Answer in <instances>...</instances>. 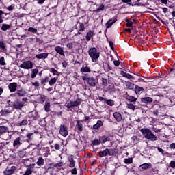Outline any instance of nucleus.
I'll use <instances>...</instances> for the list:
<instances>
[{
    "label": "nucleus",
    "instance_id": "f257e3e1",
    "mask_svg": "<svg viewBox=\"0 0 175 175\" xmlns=\"http://www.w3.org/2000/svg\"><path fill=\"white\" fill-rule=\"evenodd\" d=\"M140 131L142 132V135H144L145 139L150 140V142H157V140H158V137L154 135L151 130L148 129H142Z\"/></svg>",
    "mask_w": 175,
    "mask_h": 175
},
{
    "label": "nucleus",
    "instance_id": "f03ea898",
    "mask_svg": "<svg viewBox=\"0 0 175 175\" xmlns=\"http://www.w3.org/2000/svg\"><path fill=\"white\" fill-rule=\"evenodd\" d=\"M88 54L90 58H92V62H97L100 55V53L98 52V50L95 47L91 48L88 51Z\"/></svg>",
    "mask_w": 175,
    "mask_h": 175
},
{
    "label": "nucleus",
    "instance_id": "7ed1b4c3",
    "mask_svg": "<svg viewBox=\"0 0 175 175\" xmlns=\"http://www.w3.org/2000/svg\"><path fill=\"white\" fill-rule=\"evenodd\" d=\"M82 80L86 81L90 87H96V84H98V80L94 77H88V75L83 76Z\"/></svg>",
    "mask_w": 175,
    "mask_h": 175
},
{
    "label": "nucleus",
    "instance_id": "20e7f679",
    "mask_svg": "<svg viewBox=\"0 0 175 175\" xmlns=\"http://www.w3.org/2000/svg\"><path fill=\"white\" fill-rule=\"evenodd\" d=\"M80 105H81V102L80 101V100H77L75 101L70 100V102L66 103L65 106H66V107H67V109H68L67 110V111H69V110H70V109H73V107L80 106Z\"/></svg>",
    "mask_w": 175,
    "mask_h": 175
},
{
    "label": "nucleus",
    "instance_id": "39448f33",
    "mask_svg": "<svg viewBox=\"0 0 175 175\" xmlns=\"http://www.w3.org/2000/svg\"><path fill=\"white\" fill-rule=\"evenodd\" d=\"M22 69H32L33 68V63L31 61H25L19 66Z\"/></svg>",
    "mask_w": 175,
    "mask_h": 175
},
{
    "label": "nucleus",
    "instance_id": "423d86ee",
    "mask_svg": "<svg viewBox=\"0 0 175 175\" xmlns=\"http://www.w3.org/2000/svg\"><path fill=\"white\" fill-rule=\"evenodd\" d=\"M13 107L16 110H21L24 107V102L21 101L20 99H16L13 103Z\"/></svg>",
    "mask_w": 175,
    "mask_h": 175
},
{
    "label": "nucleus",
    "instance_id": "0eeeda50",
    "mask_svg": "<svg viewBox=\"0 0 175 175\" xmlns=\"http://www.w3.org/2000/svg\"><path fill=\"white\" fill-rule=\"evenodd\" d=\"M59 133L62 135V136H64V137H66L68 136V127L65 125H60L59 128Z\"/></svg>",
    "mask_w": 175,
    "mask_h": 175
},
{
    "label": "nucleus",
    "instance_id": "6e6552de",
    "mask_svg": "<svg viewBox=\"0 0 175 175\" xmlns=\"http://www.w3.org/2000/svg\"><path fill=\"white\" fill-rule=\"evenodd\" d=\"M10 113H13V108H12V107H7L0 111L1 116H8L10 114Z\"/></svg>",
    "mask_w": 175,
    "mask_h": 175
},
{
    "label": "nucleus",
    "instance_id": "1a4fd4ad",
    "mask_svg": "<svg viewBox=\"0 0 175 175\" xmlns=\"http://www.w3.org/2000/svg\"><path fill=\"white\" fill-rule=\"evenodd\" d=\"M75 28L78 30L77 35H80L85 29L84 23H77L75 25Z\"/></svg>",
    "mask_w": 175,
    "mask_h": 175
},
{
    "label": "nucleus",
    "instance_id": "9d476101",
    "mask_svg": "<svg viewBox=\"0 0 175 175\" xmlns=\"http://www.w3.org/2000/svg\"><path fill=\"white\" fill-rule=\"evenodd\" d=\"M21 144H23V140H21V138L18 137L14 140L13 147L17 150V148H18Z\"/></svg>",
    "mask_w": 175,
    "mask_h": 175
},
{
    "label": "nucleus",
    "instance_id": "9b49d317",
    "mask_svg": "<svg viewBox=\"0 0 175 175\" xmlns=\"http://www.w3.org/2000/svg\"><path fill=\"white\" fill-rule=\"evenodd\" d=\"M17 170V167L16 166H12L10 169H7L3 172V174L5 175H12L14 174V172Z\"/></svg>",
    "mask_w": 175,
    "mask_h": 175
},
{
    "label": "nucleus",
    "instance_id": "f8f14e48",
    "mask_svg": "<svg viewBox=\"0 0 175 175\" xmlns=\"http://www.w3.org/2000/svg\"><path fill=\"white\" fill-rule=\"evenodd\" d=\"M10 92H16L17 91V83H11L8 85Z\"/></svg>",
    "mask_w": 175,
    "mask_h": 175
},
{
    "label": "nucleus",
    "instance_id": "ddd939ff",
    "mask_svg": "<svg viewBox=\"0 0 175 175\" xmlns=\"http://www.w3.org/2000/svg\"><path fill=\"white\" fill-rule=\"evenodd\" d=\"M68 166L69 167L73 168L75 167V165H76V161H75V159L73 158L72 156H70L68 157Z\"/></svg>",
    "mask_w": 175,
    "mask_h": 175
},
{
    "label": "nucleus",
    "instance_id": "4468645a",
    "mask_svg": "<svg viewBox=\"0 0 175 175\" xmlns=\"http://www.w3.org/2000/svg\"><path fill=\"white\" fill-rule=\"evenodd\" d=\"M15 94L16 95H18V96H20L21 98H24V96H27V91L24 89L17 90V92Z\"/></svg>",
    "mask_w": 175,
    "mask_h": 175
},
{
    "label": "nucleus",
    "instance_id": "2eb2a0df",
    "mask_svg": "<svg viewBox=\"0 0 175 175\" xmlns=\"http://www.w3.org/2000/svg\"><path fill=\"white\" fill-rule=\"evenodd\" d=\"M55 51H56L57 54L63 55V57H65V53H64V48L61 47L60 46H56L55 47Z\"/></svg>",
    "mask_w": 175,
    "mask_h": 175
},
{
    "label": "nucleus",
    "instance_id": "dca6fc26",
    "mask_svg": "<svg viewBox=\"0 0 175 175\" xmlns=\"http://www.w3.org/2000/svg\"><path fill=\"white\" fill-rule=\"evenodd\" d=\"M94 35H95V32L94 31L90 30L89 31H88L85 38L87 42H90L91 39H92Z\"/></svg>",
    "mask_w": 175,
    "mask_h": 175
},
{
    "label": "nucleus",
    "instance_id": "f3484780",
    "mask_svg": "<svg viewBox=\"0 0 175 175\" xmlns=\"http://www.w3.org/2000/svg\"><path fill=\"white\" fill-rule=\"evenodd\" d=\"M83 120H77V129L79 132H83Z\"/></svg>",
    "mask_w": 175,
    "mask_h": 175
},
{
    "label": "nucleus",
    "instance_id": "a211bd4d",
    "mask_svg": "<svg viewBox=\"0 0 175 175\" xmlns=\"http://www.w3.org/2000/svg\"><path fill=\"white\" fill-rule=\"evenodd\" d=\"M48 57H49L48 53H40L36 55V58H37L38 59H46V58H47Z\"/></svg>",
    "mask_w": 175,
    "mask_h": 175
},
{
    "label": "nucleus",
    "instance_id": "6ab92c4d",
    "mask_svg": "<svg viewBox=\"0 0 175 175\" xmlns=\"http://www.w3.org/2000/svg\"><path fill=\"white\" fill-rule=\"evenodd\" d=\"M124 84L127 90H133L135 88V84L132 82L125 81Z\"/></svg>",
    "mask_w": 175,
    "mask_h": 175
},
{
    "label": "nucleus",
    "instance_id": "aec40b11",
    "mask_svg": "<svg viewBox=\"0 0 175 175\" xmlns=\"http://www.w3.org/2000/svg\"><path fill=\"white\" fill-rule=\"evenodd\" d=\"M152 100H153L152 98L151 97H144L141 98V102L142 103H146V104L151 103Z\"/></svg>",
    "mask_w": 175,
    "mask_h": 175
},
{
    "label": "nucleus",
    "instance_id": "412c9836",
    "mask_svg": "<svg viewBox=\"0 0 175 175\" xmlns=\"http://www.w3.org/2000/svg\"><path fill=\"white\" fill-rule=\"evenodd\" d=\"M113 117L118 122H120L122 120V116H121V113H120L118 112H115L113 113Z\"/></svg>",
    "mask_w": 175,
    "mask_h": 175
},
{
    "label": "nucleus",
    "instance_id": "4be33fe9",
    "mask_svg": "<svg viewBox=\"0 0 175 175\" xmlns=\"http://www.w3.org/2000/svg\"><path fill=\"white\" fill-rule=\"evenodd\" d=\"M135 92L136 95H139V94H142V92H144V88H140L138 85L135 86Z\"/></svg>",
    "mask_w": 175,
    "mask_h": 175
},
{
    "label": "nucleus",
    "instance_id": "5701e85b",
    "mask_svg": "<svg viewBox=\"0 0 175 175\" xmlns=\"http://www.w3.org/2000/svg\"><path fill=\"white\" fill-rule=\"evenodd\" d=\"M116 21H117V19H109L105 25L106 28H111Z\"/></svg>",
    "mask_w": 175,
    "mask_h": 175
},
{
    "label": "nucleus",
    "instance_id": "b1692460",
    "mask_svg": "<svg viewBox=\"0 0 175 175\" xmlns=\"http://www.w3.org/2000/svg\"><path fill=\"white\" fill-rule=\"evenodd\" d=\"M81 72L82 73H90L91 72V69H90V67L88 66H83L81 68Z\"/></svg>",
    "mask_w": 175,
    "mask_h": 175
},
{
    "label": "nucleus",
    "instance_id": "393cba45",
    "mask_svg": "<svg viewBox=\"0 0 175 175\" xmlns=\"http://www.w3.org/2000/svg\"><path fill=\"white\" fill-rule=\"evenodd\" d=\"M25 125H28V120L27 119H24L21 122L16 123V126H25Z\"/></svg>",
    "mask_w": 175,
    "mask_h": 175
},
{
    "label": "nucleus",
    "instance_id": "a878e982",
    "mask_svg": "<svg viewBox=\"0 0 175 175\" xmlns=\"http://www.w3.org/2000/svg\"><path fill=\"white\" fill-rule=\"evenodd\" d=\"M98 154L100 158H103V157H107V155H109V148H106L103 151H100Z\"/></svg>",
    "mask_w": 175,
    "mask_h": 175
},
{
    "label": "nucleus",
    "instance_id": "bb28decb",
    "mask_svg": "<svg viewBox=\"0 0 175 175\" xmlns=\"http://www.w3.org/2000/svg\"><path fill=\"white\" fill-rule=\"evenodd\" d=\"M6 132H9V128L5 126H0V135H3Z\"/></svg>",
    "mask_w": 175,
    "mask_h": 175
},
{
    "label": "nucleus",
    "instance_id": "cd10ccee",
    "mask_svg": "<svg viewBox=\"0 0 175 175\" xmlns=\"http://www.w3.org/2000/svg\"><path fill=\"white\" fill-rule=\"evenodd\" d=\"M118 150L116 148H110L108 149V155H109V157H113V155H116V154H117Z\"/></svg>",
    "mask_w": 175,
    "mask_h": 175
},
{
    "label": "nucleus",
    "instance_id": "c85d7f7f",
    "mask_svg": "<svg viewBox=\"0 0 175 175\" xmlns=\"http://www.w3.org/2000/svg\"><path fill=\"white\" fill-rule=\"evenodd\" d=\"M10 28H12V25H9V24H5V23H3L2 24V26H1V31H8V29H10Z\"/></svg>",
    "mask_w": 175,
    "mask_h": 175
},
{
    "label": "nucleus",
    "instance_id": "c756f323",
    "mask_svg": "<svg viewBox=\"0 0 175 175\" xmlns=\"http://www.w3.org/2000/svg\"><path fill=\"white\" fill-rule=\"evenodd\" d=\"M102 125H103V122H102L101 120H98L97 123L93 126V128L94 129H99V128H100Z\"/></svg>",
    "mask_w": 175,
    "mask_h": 175
},
{
    "label": "nucleus",
    "instance_id": "7c9ffc66",
    "mask_svg": "<svg viewBox=\"0 0 175 175\" xmlns=\"http://www.w3.org/2000/svg\"><path fill=\"white\" fill-rule=\"evenodd\" d=\"M36 163L38 166H43L44 165V159L43 157H39Z\"/></svg>",
    "mask_w": 175,
    "mask_h": 175
},
{
    "label": "nucleus",
    "instance_id": "2f4dec72",
    "mask_svg": "<svg viewBox=\"0 0 175 175\" xmlns=\"http://www.w3.org/2000/svg\"><path fill=\"white\" fill-rule=\"evenodd\" d=\"M33 172V170H32V167L31 166H29V167L25 170L23 175H31L32 174Z\"/></svg>",
    "mask_w": 175,
    "mask_h": 175
},
{
    "label": "nucleus",
    "instance_id": "473e14b6",
    "mask_svg": "<svg viewBox=\"0 0 175 175\" xmlns=\"http://www.w3.org/2000/svg\"><path fill=\"white\" fill-rule=\"evenodd\" d=\"M44 109L46 113L50 111V102H45Z\"/></svg>",
    "mask_w": 175,
    "mask_h": 175
},
{
    "label": "nucleus",
    "instance_id": "72a5a7b5",
    "mask_svg": "<svg viewBox=\"0 0 175 175\" xmlns=\"http://www.w3.org/2000/svg\"><path fill=\"white\" fill-rule=\"evenodd\" d=\"M38 73H39V70H38V68L33 69L31 71V79H35Z\"/></svg>",
    "mask_w": 175,
    "mask_h": 175
},
{
    "label": "nucleus",
    "instance_id": "f704fd0d",
    "mask_svg": "<svg viewBox=\"0 0 175 175\" xmlns=\"http://www.w3.org/2000/svg\"><path fill=\"white\" fill-rule=\"evenodd\" d=\"M0 49L3 50V51H7L8 50L6 49V44H5L2 40L0 41Z\"/></svg>",
    "mask_w": 175,
    "mask_h": 175
},
{
    "label": "nucleus",
    "instance_id": "c9c22d12",
    "mask_svg": "<svg viewBox=\"0 0 175 175\" xmlns=\"http://www.w3.org/2000/svg\"><path fill=\"white\" fill-rule=\"evenodd\" d=\"M150 167V164L148 163H144L139 166V170H143L146 169H148Z\"/></svg>",
    "mask_w": 175,
    "mask_h": 175
},
{
    "label": "nucleus",
    "instance_id": "e433bc0d",
    "mask_svg": "<svg viewBox=\"0 0 175 175\" xmlns=\"http://www.w3.org/2000/svg\"><path fill=\"white\" fill-rule=\"evenodd\" d=\"M126 99L127 100H129V102H136V100H137V98L133 96H128Z\"/></svg>",
    "mask_w": 175,
    "mask_h": 175
},
{
    "label": "nucleus",
    "instance_id": "4c0bfd02",
    "mask_svg": "<svg viewBox=\"0 0 175 175\" xmlns=\"http://www.w3.org/2000/svg\"><path fill=\"white\" fill-rule=\"evenodd\" d=\"M57 78H52L49 81V84L50 85L51 87H53V85L54 84H55V83H57Z\"/></svg>",
    "mask_w": 175,
    "mask_h": 175
},
{
    "label": "nucleus",
    "instance_id": "58836bf2",
    "mask_svg": "<svg viewBox=\"0 0 175 175\" xmlns=\"http://www.w3.org/2000/svg\"><path fill=\"white\" fill-rule=\"evenodd\" d=\"M50 72L53 75H56V76H59V72L57 71L54 68H51Z\"/></svg>",
    "mask_w": 175,
    "mask_h": 175
},
{
    "label": "nucleus",
    "instance_id": "ea45409f",
    "mask_svg": "<svg viewBox=\"0 0 175 175\" xmlns=\"http://www.w3.org/2000/svg\"><path fill=\"white\" fill-rule=\"evenodd\" d=\"M105 9V5H101L98 7V9H96L95 10L96 13H100V12H103V10H104Z\"/></svg>",
    "mask_w": 175,
    "mask_h": 175
},
{
    "label": "nucleus",
    "instance_id": "a19ab883",
    "mask_svg": "<svg viewBox=\"0 0 175 175\" xmlns=\"http://www.w3.org/2000/svg\"><path fill=\"white\" fill-rule=\"evenodd\" d=\"M107 105L109 106H114V100L109 99L106 101Z\"/></svg>",
    "mask_w": 175,
    "mask_h": 175
},
{
    "label": "nucleus",
    "instance_id": "79ce46f5",
    "mask_svg": "<svg viewBox=\"0 0 175 175\" xmlns=\"http://www.w3.org/2000/svg\"><path fill=\"white\" fill-rule=\"evenodd\" d=\"M28 31L29 32H32V33H37L38 29H36V28H33V27H29L28 29Z\"/></svg>",
    "mask_w": 175,
    "mask_h": 175
},
{
    "label": "nucleus",
    "instance_id": "37998d69",
    "mask_svg": "<svg viewBox=\"0 0 175 175\" xmlns=\"http://www.w3.org/2000/svg\"><path fill=\"white\" fill-rule=\"evenodd\" d=\"M46 83H49V77H46L41 81V84L44 86L46 85Z\"/></svg>",
    "mask_w": 175,
    "mask_h": 175
},
{
    "label": "nucleus",
    "instance_id": "c03bdc74",
    "mask_svg": "<svg viewBox=\"0 0 175 175\" xmlns=\"http://www.w3.org/2000/svg\"><path fill=\"white\" fill-rule=\"evenodd\" d=\"M135 107H136V106H135L133 104L130 103L127 105V108L130 109V110H135Z\"/></svg>",
    "mask_w": 175,
    "mask_h": 175
},
{
    "label": "nucleus",
    "instance_id": "a18cd8bd",
    "mask_svg": "<svg viewBox=\"0 0 175 175\" xmlns=\"http://www.w3.org/2000/svg\"><path fill=\"white\" fill-rule=\"evenodd\" d=\"M126 27H132V25H133V22L129 21V19H126Z\"/></svg>",
    "mask_w": 175,
    "mask_h": 175
},
{
    "label": "nucleus",
    "instance_id": "49530a36",
    "mask_svg": "<svg viewBox=\"0 0 175 175\" xmlns=\"http://www.w3.org/2000/svg\"><path fill=\"white\" fill-rule=\"evenodd\" d=\"M132 162H133L132 158H129V159H124V163H126V165H128L129 163H132Z\"/></svg>",
    "mask_w": 175,
    "mask_h": 175
},
{
    "label": "nucleus",
    "instance_id": "de8ad7c7",
    "mask_svg": "<svg viewBox=\"0 0 175 175\" xmlns=\"http://www.w3.org/2000/svg\"><path fill=\"white\" fill-rule=\"evenodd\" d=\"M93 146H99L100 144V141L98 139H94L92 142Z\"/></svg>",
    "mask_w": 175,
    "mask_h": 175
},
{
    "label": "nucleus",
    "instance_id": "09e8293b",
    "mask_svg": "<svg viewBox=\"0 0 175 175\" xmlns=\"http://www.w3.org/2000/svg\"><path fill=\"white\" fill-rule=\"evenodd\" d=\"M0 64L5 66L6 65V63L5 62V57H1L0 58Z\"/></svg>",
    "mask_w": 175,
    "mask_h": 175
},
{
    "label": "nucleus",
    "instance_id": "8fccbe9b",
    "mask_svg": "<svg viewBox=\"0 0 175 175\" xmlns=\"http://www.w3.org/2000/svg\"><path fill=\"white\" fill-rule=\"evenodd\" d=\"M145 79H146V80H144V79H141V80H142V81H143V83H151V81H150V80H151L150 78L145 77Z\"/></svg>",
    "mask_w": 175,
    "mask_h": 175
},
{
    "label": "nucleus",
    "instance_id": "3c124183",
    "mask_svg": "<svg viewBox=\"0 0 175 175\" xmlns=\"http://www.w3.org/2000/svg\"><path fill=\"white\" fill-rule=\"evenodd\" d=\"M102 84L104 87H106V85H107V80L105 78H102Z\"/></svg>",
    "mask_w": 175,
    "mask_h": 175
},
{
    "label": "nucleus",
    "instance_id": "603ef678",
    "mask_svg": "<svg viewBox=\"0 0 175 175\" xmlns=\"http://www.w3.org/2000/svg\"><path fill=\"white\" fill-rule=\"evenodd\" d=\"M53 166L54 167H62V166H64V163H62V162L57 163L55 164Z\"/></svg>",
    "mask_w": 175,
    "mask_h": 175
},
{
    "label": "nucleus",
    "instance_id": "864d4df0",
    "mask_svg": "<svg viewBox=\"0 0 175 175\" xmlns=\"http://www.w3.org/2000/svg\"><path fill=\"white\" fill-rule=\"evenodd\" d=\"M170 166L172 167V169H175V161H171L170 163Z\"/></svg>",
    "mask_w": 175,
    "mask_h": 175
},
{
    "label": "nucleus",
    "instance_id": "5fc2aeb1",
    "mask_svg": "<svg viewBox=\"0 0 175 175\" xmlns=\"http://www.w3.org/2000/svg\"><path fill=\"white\" fill-rule=\"evenodd\" d=\"M71 173H72V174L77 175V169L76 167H74L71 170Z\"/></svg>",
    "mask_w": 175,
    "mask_h": 175
},
{
    "label": "nucleus",
    "instance_id": "6e6d98bb",
    "mask_svg": "<svg viewBox=\"0 0 175 175\" xmlns=\"http://www.w3.org/2000/svg\"><path fill=\"white\" fill-rule=\"evenodd\" d=\"M32 85H33V87H39V85H40V83H39L38 81H36V82L32 83Z\"/></svg>",
    "mask_w": 175,
    "mask_h": 175
},
{
    "label": "nucleus",
    "instance_id": "4d7b16f0",
    "mask_svg": "<svg viewBox=\"0 0 175 175\" xmlns=\"http://www.w3.org/2000/svg\"><path fill=\"white\" fill-rule=\"evenodd\" d=\"M32 135H33V133H29L27 134V137L29 139V140H32Z\"/></svg>",
    "mask_w": 175,
    "mask_h": 175
},
{
    "label": "nucleus",
    "instance_id": "13d9d810",
    "mask_svg": "<svg viewBox=\"0 0 175 175\" xmlns=\"http://www.w3.org/2000/svg\"><path fill=\"white\" fill-rule=\"evenodd\" d=\"M126 78V79H131L132 80H135V77L131 75V74H127Z\"/></svg>",
    "mask_w": 175,
    "mask_h": 175
},
{
    "label": "nucleus",
    "instance_id": "bf43d9fd",
    "mask_svg": "<svg viewBox=\"0 0 175 175\" xmlns=\"http://www.w3.org/2000/svg\"><path fill=\"white\" fill-rule=\"evenodd\" d=\"M157 150H158L159 152H161V154H162V155H163L165 151L163 150V149H162V148L158 147Z\"/></svg>",
    "mask_w": 175,
    "mask_h": 175
},
{
    "label": "nucleus",
    "instance_id": "052dcab7",
    "mask_svg": "<svg viewBox=\"0 0 175 175\" xmlns=\"http://www.w3.org/2000/svg\"><path fill=\"white\" fill-rule=\"evenodd\" d=\"M67 48L69 49L70 50H72V49H73V44L72 43L67 44Z\"/></svg>",
    "mask_w": 175,
    "mask_h": 175
},
{
    "label": "nucleus",
    "instance_id": "680f3d73",
    "mask_svg": "<svg viewBox=\"0 0 175 175\" xmlns=\"http://www.w3.org/2000/svg\"><path fill=\"white\" fill-rule=\"evenodd\" d=\"M54 148H55V150H61V147L59 146V144H55Z\"/></svg>",
    "mask_w": 175,
    "mask_h": 175
},
{
    "label": "nucleus",
    "instance_id": "e2e57ef3",
    "mask_svg": "<svg viewBox=\"0 0 175 175\" xmlns=\"http://www.w3.org/2000/svg\"><path fill=\"white\" fill-rule=\"evenodd\" d=\"M113 64H114L115 66H120V61H118V60L113 61Z\"/></svg>",
    "mask_w": 175,
    "mask_h": 175
},
{
    "label": "nucleus",
    "instance_id": "0e129e2a",
    "mask_svg": "<svg viewBox=\"0 0 175 175\" xmlns=\"http://www.w3.org/2000/svg\"><path fill=\"white\" fill-rule=\"evenodd\" d=\"M120 75L123 76V77H126L128 73L125 72L124 71H121Z\"/></svg>",
    "mask_w": 175,
    "mask_h": 175
},
{
    "label": "nucleus",
    "instance_id": "69168bd1",
    "mask_svg": "<svg viewBox=\"0 0 175 175\" xmlns=\"http://www.w3.org/2000/svg\"><path fill=\"white\" fill-rule=\"evenodd\" d=\"M170 148H171L172 150H175V143L170 144Z\"/></svg>",
    "mask_w": 175,
    "mask_h": 175
},
{
    "label": "nucleus",
    "instance_id": "338daca9",
    "mask_svg": "<svg viewBox=\"0 0 175 175\" xmlns=\"http://www.w3.org/2000/svg\"><path fill=\"white\" fill-rule=\"evenodd\" d=\"M6 9L8 10H9V12H12V10H13V9H14V7H13V5H10V6L6 8Z\"/></svg>",
    "mask_w": 175,
    "mask_h": 175
},
{
    "label": "nucleus",
    "instance_id": "774afa93",
    "mask_svg": "<svg viewBox=\"0 0 175 175\" xmlns=\"http://www.w3.org/2000/svg\"><path fill=\"white\" fill-rule=\"evenodd\" d=\"M167 1L168 0H161V3H163L164 5H167Z\"/></svg>",
    "mask_w": 175,
    "mask_h": 175
}]
</instances>
